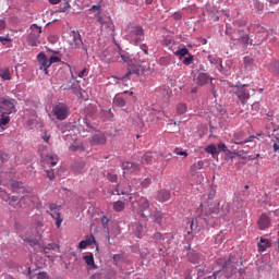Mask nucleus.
Here are the masks:
<instances>
[{
  "instance_id": "f257e3e1",
  "label": "nucleus",
  "mask_w": 279,
  "mask_h": 279,
  "mask_svg": "<svg viewBox=\"0 0 279 279\" xmlns=\"http://www.w3.org/2000/svg\"><path fill=\"white\" fill-rule=\"evenodd\" d=\"M246 29L248 31V34L250 32H252V29L256 32V38H258L257 45L265 43V40H267V37L269 36L267 28L260 25L251 24L250 26H247L246 19L235 20L232 23V26L227 25L226 34L227 36H230L231 40H241V36L245 34Z\"/></svg>"
},
{
  "instance_id": "f03ea898",
  "label": "nucleus",
  "mask_w": 279,
  "mask_h": 279,
  "mask_svg": "<svg viewBox=\"0 0 279 279\" xmlns=\"http://www.w3.org/2000/svg\"><path fill=\"white\" fill-rule=\"evenodd\" d=\"M137 214L146 219L150 217L155 223H162V211H151L149 207V201L142 197L137 202Z\"/></svg>"
},
{
  "instance_id": "7ed1b4c3",
  "label": "nucleus",
  "mask_w": 279,
  "mask_h": 279,
  "mask_svg": "<svg viewBox=\"0 0 279 279\" xmlns=\"http://www.w3.org/2000/svg\"><path fill=\"white\" fill-rule=\"evenodd\" d=\"M232 93L240 99L241 104L245 105L246 99L255 95L256 90L248 85H232Z\"/></svg>"
},
{
  "instance_id": "20e7f679",
  "label": "nucleus",
  "mask_w": 279,
  "mask_h": 279,
  "mask_svg": "<svg viewBox=\"0 0 279 279\" xmlns=\"http://www.w3.org/2000/svg\"><path fill=\"white\" fill-rule=\"evenodd\" d=\"M120 58L121 60H119V62H124L129 66V72L124 77L130 78V75H138V73H141L136 59L130 58V54L126 52H120Z\"/></svg>"
},
{
  "instance_id": "39448f33",
  "label": "nucleus",
  "mask_w": 279,
  "mask_h": 279,
  "mask_svg": "<svg viewBox=\"0 0 279 279\" xmlns=\"http://www.w3.org/2000/svg\"><path fill=\"white\" fill-rule=\"evenodd\" d=\"M40 34H43V27L36 24L31 25L27 45H29V47H38L40 45Z\"/></svg>"
},
{
  "instance_id": "423d86ee",
  "label": "nucleus",
  "mask_w": 279,
  "mask_h": 279,
  "mask_svg": "<svg viewBox=\"0 0 279 279\" xmlns=\"http://www.w3.org/2000/svg\"><path fill=\"white\" fill-rule=\"evenodd\" d=\"M52 114L58 121H64L71 114V109L64 102H59L52 108Z\"/></svg>"
},
{
  "instance_id": "0eeeda50",
  "label": "nucleus",
  "mask_w": 279,
  "mask_h": 279,
  "mask_svg": "<svg viewBox=\"0 0 279 279\" xmlns=\"http://www.w3.org/2000/svg\"><path fill=\"white\" fill-rule=\"evenodd\" d=\"M129 36L134 45H141L145 40V31L141 26L129 27Z\"/></svg>"
},
{
  "instance_id": "6e6552de",
  "label": "nucleus",
  "mask_w": 279,
  "mask_h": 279,
  "mask_svg": "<svg viewBox=\"0 0 279 279\" xmlns=\"http://www.w3.org/2000/svg\"><path fill=\"white\" fill-rule=\"evenodd\" d=\"M0 112L4 114L16 112V100L13 98H0Z\"/></svg>"
},
{
  "instance_id": "1a4fd4ad",
  "label": "nucleus",
  "mask_w": 279,
  "mask_h": 279,
  "mask_svg": "<svg viewBox=\"0 0 279 279\" xmlns=\"http://www.w3.org/2000/svg\"><path fill=\"white\" fill-rule=\"evenodd\" d=\"M69 45L70 49H80V47H82L83 51H85V53H88V48L86 47V45H84V41H82V35H80V33H71Z\"/></svg>"
},
{
  "instance_id": "9d476101",
  "label": "nucleus",
  "mask_w": 279,
  "mask_h": 279,
  "mask_svg": "<svg viewBox=\"0 0 279 279\" xmlns=\"http://www.w3.org/2000/svg\"><path fill=\"white\" fill-rule=\"evenodd\" d=\"M37 65L39 68V71H44L45 75L49 74V59L47 58V54L45 52H39L37 54Z\"/></svg>"
},
{
  "instance_id": "9b49d317",
  "label": "nucleus",
  "mask_w": 279,
  "mask_h": 279,
  "mask_svg": "<svg viewBox=\"0 0 279 279\" xmlns=\"http://www.w3.org/2000/svg\"><path fill=\"white\" fill-rule=\"evenodd\" d=\"M206 226H208V220L202 216H198L197 218L192 219L190 228L196 232H202Z\"/></svg>"
},
{
  "instance_id": "f8f14e48",
  "label": "nucleus",
  "mask_w": 279,
  "mask_h": 279,
  "mask_svg": "<svg viewBox=\"0 0 279 279\" xmlns=\"http://www.w3.org/2000/svg\"><path fill=\"white\" fill-rule=\"evenodd\" d=\"M31 230H35L32 231L28 236H26L27 241L29 240H34L38 241V239H40V235L43 234V222L38 221L35 225L32 226Z\"/></svg>"
},
{
  "instance_id": "ddd939ff",
  "label": "nucleus",
  "mask_w": 279,
  "mask_h": 279,
  "mask_svg": "<svg viewBox=\"0 0 279 279\" xmlns=\"http://www.w3.org/2000/svg\"><path fill=\"white\" fill-rule=\"evenodd\" d=\"M258 230H269L271 228V218L267 214H262L257 220Z\"/></svg>"
},
{
  "instance_id": "4468645a",
  "label": "nucleus",
  "mask_w": 279,
  "mask_h": 279,
  "mask_svg": "<svg viewBox=\"0 0 279 279\" xmlns=\"http://www.w3.org/2000/svg\"><path fill=\"white\" fill-rule=\"evenodd\" d=\"M256 138L255 136H250L248 138H245V133L243 132H235L233 134V143L234 145H245V143H252Z\"/></svg>"
},
{
  "instance_id": "2eb2a0df",
  "label": "nucleus",
  "mask_w": 279,
  "mask_h": 279,
  "mask_svg": "<svg viewBox=\"0 0 279 279\" xmlns=\"http://www.w3.org/2000/svg\"><path fill=\"white\" fill-rule=\"evenodd\" d=\"M49 208L51 210L50 216L52 217V219L56 220L57 228H60V226H62V218L60 217V207H58V205L56 204H50Z\"/></svg>"
},
{
  "instance_id": "dca6fc26",
  "label": "nucleus",
  "mask_w": 279,
  "mask_h": 279,
  "mask_svg": "<svg viewBox=\"0 0 279 279\" xmlns=\"http://www.w3.org/2000/svg\"><path fill=\"white\" fill-rule=\"evenodd\" d=\"M107 141L106 134L104 133H96L89 140L92 145H106Z\"/></svg>"
},
{
  "instance_id": "f3484780",
  "label": "nucleus",
  "mask_w": 279,
  "mask_h": 279,
  "mask_svg": "<svg viewBox=\"0 0 279 279\" xmlns=\"http://www.w3.org/2000/svg\"><path fill=\"white\" fill-rule=\"evenodd\" d=\"M0 197L3 202H8L11 206H16V202H19V196H10L8 192L0 189Z\"/></svg>"
},
{
  "instance_id": "a211bd4d",
  "label": "nucleus",
  "mask_w": 279,
  "mask_h": 279,
  "mask_svg": "<svg viewBox=\"0 0 279 279\" xmlns=\"http://www.w3.org/2000/svg\"><path fill=\"white\" fill-rule=\"evenodd\" d=\"M170 240L171 239L168 235H163L160 232H156L154 234V241L157 243V245H163V247H167Z\"/></svg>"
},
{
  "instance_id": "6ab92c4d",
  "label": "nucleus",
  "mask_w": 279,
  "mask_h": 279,
  "mask_svg": "<svg viewBox=\"0 0 279 279\" xmlns=\"http://www.w3.org/2000/svg\"><path fill=\"white\" fill-rule=\"evenodd\" d=\"M189 262L192 263V265H199L204 263V256L196 252H190Z\"/></svg>"
},
{
  "instance_id": "aec40b11",
  "label": "nucleus",
  "mask_w": 279,
  "mask_h": 279,
  "mask_svg": "<svg viewBox=\"0 0 279 279\" xmlns=\"http://www.w3.org/2000/svg\"><path fill=\"white\" fill-rule=\"evenodd\" d=\"M122 169L125 173H134L135 171H138V163L125 161L122 163Z\"/></svg>"
},
{
  "instance_id": "412c9836",
  "label": "nucleus",
  "mask_w": 279,
  "mask_h": 279,
  "mask_svg": "<svg viewBox=\"0 0 279 279\" xmlns=\"http://www.w3.org/2000/svg\"><path fill=\"white\" fill-rule=\"evenodd\" d=\"M132 191V186L125 184L124 186L121 184H118L114 192H112V195H128Z\"/></svg>"
},
{
  "instance_id": "4be33fe9",
  "label": "nucleus",
  "mask_w": 279,
  "mask_h": 279,
  "mask_svg": "<svg viewBox=\"0 0 279 279\" xmlns=\"http://www.w3.org/2000/svg\"><path fill=\"white\" fill-rule=\"evenodd\" d=\"M157 199L161 203L169 202L171 199V192L169 190H160L157 193Z\"/></svg>"
},
{
  "instance_id": "5701e85b",
  "label": "nucleus",
  "mask_w": 279,
  "mask_h": 279,
  "mask_svg": "<svg viewBox=\"0 0 279 279\" xmlns=\"http://www.w3.org/2000/svg\"><path fill=\"white\" fill-rule=\"evenodd\" d=\"M257 247L258 252H267V248L271 247V241H269V239L260 238Z\"/></svg>"
},
{
  "instance_id": "b1692460",
  "label": "nucleus",
  "mask_w": 279,
  "mask_h": 279,
  "mask_svg": "<svg viewBox=\"0 0 279 279\" xmlns=\"http://www.w3.org/2000/svg\"><path fill=\"white\" fill-rule=\"evenodd\" d=\"M210 76H208V74L206 73H199L196 77V84L197 86H205V84H208V82H210Z\"/></svg>"
},
{
  "instance_id": "393cba45",
  "label": "nucleus",
  "mask_w": 279,
  "mask_h": 279,
  "mask_svg": "<svg viewBox=\"0 0 279 279\" xmlns=\"http://www.w3.org/2000/svg\"><path fill=\"white\" fill-rule=\"evenodd\" d=\"M230 213V204L225 203L222 206L218 209L217 216L221 219H226L228 217V214Z\"/></svg>"
},
{
  "instance_id": "a878e982",
  "label": "nucleus",
  "mask_w": 279,
  "mask_h": 279,
  "mask_svg": "<svg viewBox=\"0 0 279 279\" xmlns=\"http://www.w3.org/2000/svg\"><path fill=\"white\" fill-rule=\"evenodd\" d=\"M27 204H29V196L19 197L17 202H15V206L12 208H27Z\"/></svg>"
},
{
  "instance_id": "bb28decb",
  "label": "nucleus",
  "mask_w": 279,
  "mask_h": 279,
  "mask_svg": "<svg viewBox=\"0 0 279 279\" xmlns=\"http://www.w3.org/2000/svg\"><path fill=\"white\" fill-rule=\"evenodd\" d=\"M84 149H86V147H84V144L80 141H74L69 147L70 151H84Z\"/></svg>"
},
{
  "instance_id": "cd10ccee",
  "label": "nucleus",
  "mask_w": 279,
  "mask_h": 279,
  "mask_svg": "<svg viewBox=\"0 0 279 279\" xmlns=\"http://www.w3.org/2000/svg\"><path fill=\"white\" fill-rule=\"evenodd\" d=\"M83 260H85L88 267H92L93 269H97V265H95V257L93 256V253H89L88 255L83 256Z\"/></svg>"
},
{
  "instance_id": "c85d7f7f",
  "label": "nucleus",
  "mask_w": 279,
  "mask_h": 279,
  "mask_svg": "<svg viewBox=\"0 0 279 279\" xmlns=\"http://www.w3.org/2000/svg\"><path fill=\"white\" fill-rule=\"evenodd\" d=\"M0 77L3 82L12 80V76L10 74V68L0 69Z\"/></svg>"
},
{
  "instance_id": "c756f323",
  "label": "nucleus",
  "mask_w": 279,
  "mask_h": 279,
  "mask_svg": "<svg viewBox=\"0 0 279 279\" xmlns=\"http://www.w3.org/2000/svg\"><path fill=\"white\" fill-rule=\"evenodd\" d=\"M222 268L226 269L227 271L228 269H230L231 272H233L234 269H236V266L234 265V262H232V258H229L228 260L223 262Z\"/></svg>"
},
{
  "instance_id": "7c9ffc66",
  "label": "nucleus",
  "mask_w": 279,
  "mask_h": 279,
  "mask_svg": "<svg viewBox=\"0 0 279 279\" xmlns=\"http://www.w3.org/2000/svg\"><path fill=\"white\" fill-rule=\"evenodd\" d=\"M8 123H10V113H3L1 112V117H0V128L2 130H5L3 128V125H8Z\"/></svg>"
},
{
  "instance_id": "2f4dec72",
  "label": "nucleus",
  "mask_w": 279,
  "mask_h": 279,
  "mask_svg": "<svg viewBox=\"0 0 279 279\" xmlns=\"http://www.w3.org/2000/svg\"><path fill=\"white\" fill-rule=\"evenodd\" d=\"M113 210L116 213H123L125 210V203L122 201H117L113 203Z\"/></svg>"
},
{
  "instance_id": "473e14b6",
  "label": "nucleus",
  "mask_w": 279,
  "mask_h": 279,
  "mask_svg": "<svg viewBox=\"0 0 279 279\" xmlns=\"http://www.w3.org/2000/svg\"><path fill=\"white\" fill-rule=\"evenodd\" d=\"M10 186L12 189V193H16L19 191V189H23V182L16 181V180H12L10 182Z\"/></svg>"
},
{
  "instance_id": "72a5a7b5",
  "label": "nucleus",
  "mask_w": 279,
  "mask_h": 279,
  "mask_svg": "<svg viewBox=\"0 0 279 279\" xmlns=\"http://www.w3.org/2000/svg\"><path fill=\"white\" fill-rule=\"evenodd\" d=\"M151 160H154L151 153H146L142 156L141 162L142 165H149Z\"/></svg>"
},
{
  "instance_id": "f704fd0d",
  "label": "nucleus",
  "mask_w": 279,
  "mask_h": 279,
  "mask_svg": "<svg viewBox=\"0 0 279 279\" xmlns=\"http://www.w3.org/2000/svg\"><path fill=\"white\" fill-rule=\"evenodd\" d=\"M135 236H137V239L143 238V223L138 222L135 225Z\"/></svg>"
},
{
  "instance_id": "c9c22d12",
  "label": "nucleus",
  "mask_w": 279,
  "mask_h": 279,
  "mask_svg": "<svg viewBox=\"0 0 279 279\" xmlns=\"http://www.w3.org/2000/svg\"><path fill=\"white\" fill-rule=\"evenodd\" d=\"M186 110H189V108L186 107V104L181 102L177 106L178 114H186Z\"/></svg>"
},
{
  "instance_id": "e433bc0d",
  "label": "nucleus",
  "mask_w": 279,
  "mask_h": 279,
  "mask_svg": "<svg viewBox=\"0 0 279 279\" xmlns=\"http://www.w3.org/2000/svg\"><path fill=\"white\" fill-rule=\"evenodd\" d=\"M73 167L75 171L82 173L84 171V168L86 167V163L84 161H76Z\"/></svg>"
},
{
  "instance_id": "4c0bfd02",
  "label": "nucleus",
  "mask_w": 279,
  "mask_h": 279,
  "mask_svg": "<svg viewBox=\"0 0 279 279\" xmlns=\"http://www.w3.org/2000/svg\"><path fill=\"white\" fill-rule=\"evenodd\" d=\"M241 43L244 45V47H247L250 45V34L248 33H243L242 36L240 37Z\"/></svg>"
},
{
  "instance_id": "58836bf2",
  "label": "nucleus",
  "mask_w": 279,
  "mask_h": 279,
  "mask_svg": "<svg viewBox=\"0 0 279 279\" xmlns=\"http://www.w3.org/2000/svg\"><path fill=\"white\" fill-rule=\"evenodd\" d=\"M205 151L207 154H211V156H215V154H219V150L216 145H209L206 147Z\"/></svg>"
},
{
  "instance_id": "ea45409f",
  "label": "nucleus",
  "mask_w": 279,
  "mask_h": 279,
  "mask_svg": "<svg viewBox=\"0 0 279 279\" xmlns=\"http://www.w3.org/2000/svg\"><path fill=\"white\" fill-rule=\"evenodd\" d=\"M159 64L161 66H169V64H171V57H161L159 59Z\"/></svg>"
},
{
  "instance_id": "a19ab883",
  "label": "nucleus",
  "mask_w": 279,
  "mask_h": 279,
  "mask_svg": "<svg viewBox=\"0 0 279 279\" xmlns=\"http://www.w3.org/2000/svg\"><path fill=\"white\" fill-rule=\"evenodd\" d=\"M174 56H179L180 58H184L185 56H189V49L187 48H180L174 52Z\"/></svg>"
},
{
  "instance_id": "79ce46f5",
  "label": "nucleus",
  "mask_w": 279,
  "mask_h": 279,
  "mask_svg": "<svg viewBox=\"0 0 279 279\" xmlns=\"http://www.w3.org/2000/svg\"><path fill=\"white\" fill-rule=\"evenodd\" d=\"M253 8L254 10H256V12H263L265 7L263 5V3H260V1L253 0Z\"/></svg>"
},
{
  "instance_id": "37998d69",
  "label": "nucleus",
  "mask_w": 279,
  "mask_h": 279,
  "mask_svg": "<svg viewBox=\"0 0 279 279\" xmlns=\"http://www.w3.org/2000/svg\"><path fill=\"white\" fill-rule=\"evenodd\" d=\"M216 147L218 149V154L221 151H225L226 154H232V151H230V149H228V146H226V144L223 143L218 144Z\"/></svg>"
},
{
  "instance_id": "c03bdc74",
  "label": "nucleus",
  "mask_w": 279,
  "mask_h": 279,
  "mask_svg": "<svg viewBox=\"0 0 279 279\" xmlns=\"http://www.w3.org/2000/svg\"><path fill=\"white\" fill-rule=\"evenodd\" d=\"M46 162L48 165H50V167H56L58 165V156H50V157H48Z\"/></svg>"
},
{
  "instance_id": "a18cd8bd",
  "label": "nucleus",
  "mask_w": 279,
  "mask_h": 279,
  "mask_svg": "<svg viewBox=\"0 0 279 279\" xmlns=\"http://www.w3.org/2000/svg\"><path fill=\"white\" fill-rule=\"evenodd\" d=\"M233 154L238 156V158H242V160L247 159V153H245V150H234Z\"/></svg>"
},
{
  "instance_id": "49530a36",
  "label": "nucleus",
  "mask_w": 279,
  "mask_h": 279,
  "mask_svg": "<svg viewBox=\"0 0 279 279\" xmlns=\"http://www.w3.org/2000/svg\"><path fill=\"white\" fill-rule=\"evenodd\" d=\"M177 156H182L183 158H187L189 156V153L182 150V148L180 147H177L174 148V151H173Z\"/></svg>"
},
{
  "instance_id": "de8ad7c7",
  "label": "nucleus",
  "mask_w": 279,
  "mask_h": 279,
  "mask_svg": "<svg viewBox=\"0 0 279 279\" xmlns=\"http://www.w3.org/2000/svg\"><path fill=\"white\" fill-rule=\"evenodd\" d=\"M114 104L116 106H119V108H124L125 106V99H123L122 97H118L114 99Z\"/></svg>"
},
{
  "instance_id": "09e8293b",
  "label": "nucleus",
  "mask_w": 279,
  "mask_h": 279,
  "mask_svg": "<svg viewBox=\"0 0 279 279\" xmlns=\"http://www.w3.org/2000/svg\"><path fill=\"white\" fill-rule=\"evenodd\" d=\"M92 243L90 240H83L80 242L78 247L80 250H86L87 245H92Z\"/></svg>"
},
{
  "instance_id": "8fccbe9b",
  "label": "nucleus",
  "mask_w": 279,
  "mask_h": 279,
  "mask_svg": "<svg viewBox=\"0 0 279 279\" xmlns=\"http://www.w3.org/2000/svg\"><path fill=\"white\" fill-rule=\"evenodd\" d=\"M194 171H199L201 169H204V161L198 160L193 165Z\"/></svg>"
},
{
  "instance_id": "3c124183",
  "label": "nucleus",
  "mask_w": 279,
  "mask_h": 279,
  "mask_svg": "<svg viewBox=\"0 0 279 279\" xmlns=\"http://www.w3.org/2000/svg\"><path fill=\"white\" fill-rule=\"evenodd\" d=\"M151 184V179L146 178L141 182V186L142 189H147V186H149Z\"/></svg>"
},
{
  "instance_id": "603ef678",
  "label": "nucleus",
  "mask_w": 279,
  "mask_h": 279,
  "mask_svg": "<svg viewBox=\"0 0 279 279\" xmlns=\"http://www.w3.org/2000/svg\"><path fill=\"white\" fill-rule=\"evenodd\" d=\"M193 54H189V57L183 60V64H185V66H190V64H193Z\"/></svg>"
},
{
  "instance_id": "864d4df0",
  "label": "nucleus",
  "mask_w": 279,
  "mask_h": 279,
  "mask_svg": "<svg viewBox=\"0 0 279 279\" xmlns=\"http://www.w3.org/2000/svg\"><path fill=\"white\" fill-rule=\"evenodd\" d=\"M46 175L50 180H56V172L53 170H46Z\"/></svg>"
},
{
  "instance_id": "5fc2aeb1",
  "label": "nucleus",
  "mask_w": 279,
  "mask_h": 279,
  "mask_svg": "<svg viewBox=\"0 0 279 279\" xmlns=\"http://www.w3.org/2000/svg\"><path fill=\"white\" fill-rule=\"evenodd\" d=\"M107 179L109 180V182H117L118 177L117 174L108 173Z\"/></svg>"
},
{
  "instance_id": "6e6d98bb",
  "label": "nucleus",
  "mask_w": 279,
  "mask_h": 279,
  "mask_svg": "<svg viewBox=\"0 0 279 279\" xmlns=\"http://www.w3.org/2000/svg\"><path fill=\"white\" fill-rule=\"evenodd\" d=\"M48 62L51 66L52 64H56V62H60V57H51L50 59H48Z\"/></svg>"
},
{
  "instance_id": "4d7b16f0",
  "label": "nucleus",
  "mask_w": 279,
  "mask_h": 279,
  "mask_svg": "<svg viewBox=\"0 0 279 279\" xmlns=\"http://www.w3.org/2000/svg\"><path fill=\"white\" fill-rule=\"evenodd\" d=\"M110 222V220L108 219V217L104 216L101 218V223L104 228H108V223Z\"/></svg>"
},
{
  "instance_id": "13d9d810",
  "label": "nucleus",
  "mask_w": 279,
  "mask_h": 279,
  "mask_svg": "<svg viewBox=\"0 0 279 279\" xmlns=\"http://www.w3.org/2000/svg\"><path fill=\"white\" fill-rule=\"evenodd\" d=\"M266 119H267V121H269L270 123H272V125H274V123H276V122L274 121V113H272V112H268V113L266 114Z\"/></svg>"
},
{
  "instance_id": "bf43d9fd",
  "label": "nucleus",
  "mask_w": 279,
  "mask_h": 279,
  "mask_svg": "<svg viewBox=\"0 0 279 279\" xmlns=\"http://www.w3.org/2000/svg\"><path fill=\"white\" fill-rule=\"evenodd\" d=\"M97 21L100 25H106V20L99 15V13L96 14Z\"/></svg>"
},
{
  "instance_id": "052dcab7",
  "label": "nucleus",
  "mask_w": 279,
  "mask_h": 279,
  "mask_svg": "<svg viewBox=\"0 0 279 279\" xmlns=\"http://www.w3.org/2000/svg\"><path fill=\"white\" fill-rule=\"evenodd\" d=\"M37 279H49V275L47 272H39Z\"/></svg>"
},
{
  "instance_id": "680f3d73",
  "label": "nucleus",
  "mask_w": 279,
  "mask_h": 279,
  "mask_svg": "<svg viewBox=\"0 0 279 279\" xmlns=\"http://www.w3.org/2000/svg\"><path fill=\"white\" fill-rule=\"evenodd\" d=\"M253 62H254V59H252L251 57H244V63L245 64H253Z\"/></svg>"
},
{
  "instance_id": "e2e57ef3",
  "label": "nucleus",
  "mask_w": 279,
  "mask_h": 279,
  "mask_svg": "<svg viewBox=\"0 0 279 279\" xmlns=\"http://www.w3.org/2000/svg\"><path fill=\"white\" fill-rule=\"evenodd\" d=\"M219 276H221V271H216L213 274V276H209L208 279H217Z\"/></svg>"
},
{
  "instance_id": "0e129e2a",
  "label": "nucleus",
  "mask_w": 279,
  "mask_h": 279,
  "mask_svg": "<svg viewBox=\"0 0 279 279\" xmlns=\"http://www.w3.org/2000/svg\"><path fill=\"white\" fill-rule=\"evenodd\" d=\"M122 258H123V256L121 254L113 255L114 263H119V260L122 259Z\"/></svg>"
},
{
  "instance_id": "69168bd1",
  "label": "nucleus",
  "mask_w": 279,
  "mask_h": 279,
  "mask_svg": "<svg viewBox=\"0 0 279 279\" xmlns=\"http://www.w3.org/2000/svg\"><path fill=\"white\" fill-rule=\"evenodd\" d=\"M51 138V136L50 135H47V132H45L44 134H43V140L45 141V143H49V140Z\"/></svg>"
},
{
  "instance_id": "338daca9",
  "label": "nucleus",
  "mask_w": 279,
  "mask_h": 279,
  "mask_svg": "<svg viewBox=\"0 0 279 279\" xmlns=\"http://www.w3.org/2000/svg\"><path fill=\"white\" fill-rule=\"evenodd\" d=\"M5 29V20H0V32H3Z\"/></svg>"
},
{
  "instance_id": "774afa93",
  "label": "nucleus",
  "mask_w": 279,
  "mask_h": 279,
  "mask_svg": "<svg viewBox=\"0 0 279 279\" xmlns=\"http://www.w3.org/2000/svg\"><path fill=\"white\" fill-rule=\"evenodd\" d=\"M89 279H101V272L94 274Z\"/></svg>"
}]
</instances>
